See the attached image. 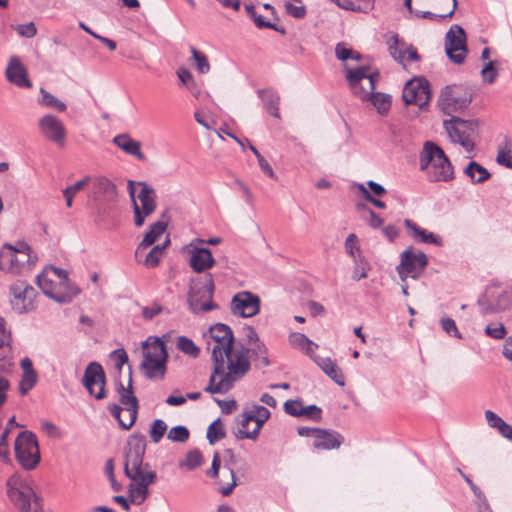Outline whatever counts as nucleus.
<instances>
[{"label":"nucleus","mask_w":512,"mask_h":512,"mask_svg":"<svg viewBox=\"0 0 512 512\" xmlns=\"http://www.w3.org/2000/svg\"><path fill=\"white\" fill-rule=\"evenodd\" d=\"M445 51L449 59L455 64H462L466 58L468 49L466 34L459 25H452L445 36Z\"/></svg>","instance_id":"nucleus-17"},{"label":"nucleus","mask_w":512,"mask_h":512,"mask_svg":"<svg viewBox=\"0 0 512 512\" xmlns=\"http://www.w3.org/2000/svg\"><path fill=\"white\" fill-rule=\"evenodd\" d=\"M289 342L294 348L304 350L310 357H313L314 349L318 347L306 335L298 332L290 333Z\"/></svg>","instance_id":"nucleus-33"},{"label":"nucleus","mask_w":512,"mask_h":512,"mask_svg":"<svg viewBox=\"0 0 512 512\" xmlns=\"http://www.w3.org/2000/svg\"><path fill=\"white\" fill-rule=\"evenodd\" d=\"M251 351L261 361L263 366L270 365V361L267 355V348L262 342L258 341V343L252 344Z\"/></svg>","instance_id":"nucleus-50"},{"label":"nucleus","mask_w":512,"mask_h":512,"mask_svg":"<svg viewBox=\"0 0 512 512\" xmlns=\"http://www.w3.org/2000/svg\"><path fill=\"white\" fill-rule=\"evenodd\" d=\"M405 226L410 231L411 236L415 238L417 241L423 243L434 244L436 246H442V239L436 234L429 232L421 227H419L412 220L406 219L404 221Z\"/></svg>","instance_id":"nucleus-30"},{"label":"nucleus","mask_w":512,"mask_h":512,"mask_svg":"<svg viewBox=\"0 0 512 512\" xmlns=\"http://www.w3.org/2000/svg\"><path fill=\"white\" fill-rule=\"evenodd\" d=\"M36 262L37 256L24 242H19L16 246L5 244L0 250V270L4 272L14 275L25 274Z\"/></svg>","instance_id":"nucleus-6"},{"label":"nucleus","mask_w":512,"mask_h":512,"mask_svg":"<svg viewBox=\"0 0 512 512\" xmlns=\"http://www.w3.org/2000/svg\"><path fill=\"white\" fill-rule=\"evenodd\" d=\"M191 243L189 265L199 275L191 278L188 293V304L195 314L209 312L218 307L213 302L215 290L211 273H205L215 264V259L208 248L193 246Z\"/></svg>","instance_id":"nucleus-2"},{"label":"nucleus","mask_w":512,"mask_h":512,"mask_svg":"<svg viewBox=\"0 0 512 512\" xmlns=\"http://www.w3.org/2000/svg\"><path fill=\"white\" fill-rule=\"evenodd\" d=\"M177 348L181 352H183L191 357H194V358H196L200 352L199 348L195 345V343L191 339L187 338L186 336L178 337Z\"/></svg>","instance_id":"nucleus-40"},{"label":"nucleus","mask_w":512,"mask_h":512,"mask_svg":"<svg viewBox=\"0 0 512 512\" xmlns=\"http://www.w3.org/2000/svg\"><path fill=\"white\" fill-rule=\"evenodd\" d=\"M90 177L87 176L76 183H74L71 186H68L66 189L63 190V194H71L72 196H75L79 191H81L89 182Z\"/></svg>","instance_id":"nucleus-60"},{"label":"nucleus","mask_w":512,"mask_h":512,"mask_svg":"<svg viewBox=\"0 0 512 512\" xmlns=\"http://www.w3.org/2000/svg\"><path fill=\"white\" fill-rule=\"evenodd\" d=\"M314 361L319 368L339 386L345 385V378L338 365L329 357H315Z\"/></svg>","instance_id":"nucleus-29"},{"label":"nucleus","mask_w":512,"mask_h":512,"mask_svg":"<svg viewBox=\"0 0 512 512\" xmlns=\"http://www.w3.org/2000/svg\"><path fill=\"white\" fill-rule=\"evenodd\" d=\"M209 333L213 340V343H209L213 371L204 391L211 394H225L250 370V349L236 342L233 331L225 324L213 325Z\"/></svg>","instance_id":"nucleus-1"},{"label":"nucleus","mask_w":512,"mask_h":512,"mask_svg":"<svg viewBox=\"0 0 512 512\" xmlns=\"http://www.w3.org/2000/svg\"><path fill=\"white\" fill-rule=\"evenodd\" d=\"M227 473H228V477L230 478L231 481L227 485H222L220 487L219 490L223 496H229L233 492L235 486L237 485L233 470L227 469Z\"/></svg>","instance_id":"nucleus-62"},{"label":"nucleus","mask_w":512,"mask_h":512,"mask_svg":"<svg viewBox=\"0 0 512 512\" xmlns=\"http://www.w3.org/2000/svg\"><path fill=\"white\" fill-rule=\"evenodd\" d=\"M37 285L49 298L58 303H69L75 298L80 290L68 278L67 271L48 267L37 276Z\"/></svg>","instance_id":"nucleus-3"},{"label":"nucleus","mask_w":512,"mask_h":512,"mask_svg":"<svg viewBox=\"0 0 512 512\" xmlns=\"http://www.w3.org/2000/svg\"><path fill=\"white\" fill-rule=\"evenodd\" d=\"M6 486L9 499L20 512H42L41 499L28 481L14 474L7 480Z\"/></svg>","instance_id":"nucleus-7"},{"label":"nucleus","mask_w":512,"mask_h":512,"mask_svg":"<svg viewBox=\"0 0 512 512\" xmlns=\"http://www.w3.org/2000/svg\"><path fill=\"white\" fill-rule=\"evenodd\" d=\"M16 31L20 36L32 38L36 35L37 29L33 22L27 24H20L16 26Z\"/></svg>","instance_id":"nucleus-58"},{"label":"nucleus","mask_w":512,"mask_h":512,"mask_svg":"<svg viewBox=\"0 0 512 512\" xmlns=\"http://www.w3.org/2000/svg\"><path fill=\"white\" fill-rule=\"evenodd\" d=\"M6 79L20 88H31L32 82L28 78V72L17 56L9 59L6 71Z\"/></svg>","instance_id":"nucleus-23"},{"label":"nucleus","mask_w":512,"mask_h":512,"mask_svg":"<svg viewBox=\"0 0 512 512\" xmlns=\"http://www.w3.org/2000/svg\"><path fill=\"white\" fill-rule=\"evenodd\" d=\"M192 58L196 64V69L201 74H206L210 71V64L207 56L198 51L195 47H191Z\"/></svg>","instance_id":"nucleus-44"},{"label":"nucleus","mask_w":512,"mask_h":512,"mask_svg":"<svg viewBox=\"0 0 512 512\" xmlns=\"http://www.w3.org/2000/svg\"><path fill=\"white\" fill-rule=\"evenodd\" d=\"M12 309L24 314L35 309L36 290L25 281L17 280L9 287Z\"/></svg>","instance_id":"nucleus-15"},{"label":"nucleus","mask_w":512,"mask_h":512,"mask_svg":"<svg viewBox=\"0 0 512 512\" xmlns=\"http://www.w3.org/2000/svg\"><path fill=\"white\" fill-rule=\"evenodd\" d=\"M315 432L316 435L313 440V447L316 449H338L343 442V437L335 431L318 429V431Z\"/></svg>","instance_id":"nucleus-27"},{"label":"nucleus","mask_w":512,"mask_h":512,"mask_svg":"<svg viewBox=\"0 0 512 512\" xmlns=\"http://www.w3.org/2000/svg\"><path fill=\"white\" fill-rule=\"evenodd\" d=\"M358 210H365L369 214L367 223L370 227L377 229L383 224V219L377 215L372 209L368 208L365 204H357Z\"/></svg>","instance_id":"nucleus-51"},{"label":"nucleus","mask_w":512,"mask_h":512,"mask_svg":"<svg viewBox=\"0 0 512 512\" xmlns=\"http://www.w3.org/2000/svg\"><path fill=\"white\" fill-rule=\"evenodd\" d=\"M420 170L426 172L430 182H449L454 178V168L443 149L426 141L419 154Z\"/></svg>","instance_id":"nucleus-4"},{"label":"nucleus","mask_w":512,"mask_h":512,"mask_svg":"<svg viewBox=\"0 0 512 512\" xmlns=\"http://www.w3.org/2000/svg\"><path fill=\"white\" fill-rule=\"evenodd\" d=\"M146 450V441L142 437H130L125 453L124 471L128 478L145 476V473L153 472L148 464H143Z\"/></svg>","instance_id":"nucleus-9"},{"label":"nucleus","mask_w":512,"mask_h":512,"mask_svg":"<svg viewBox=\"0 0 512 512\" xmlns=\"http://www.w3.org/2000/svg\"><path fill=\"white\" fill-rule=\"evenodd\" d=\"M258 95L264 103V107L272 116L279 118V95L272 89H260Z\"/></svg>","instance_id":"nucleus-32"},{"label":"nucleus","mask_w":512,"mask_h":512,"mask_svg":"<svg viewBox=\"0 0 512 512\" xmlns=\"http://www.w3.org/2000/svg\"><path fill=\"white\" fill-rule=\"evenodd\" d=\"M431 98L429 83L424 78H415L406 83L403 89V100L406 104H415L421 109Z\"/></svg>","instance_id":"nucleus-20"},{"label":"nucleus","mask_w":512,"mask_h":512,"mask_svg":"<svg viewBox=\"0 0 512 512\" xmlns=\"http://www.w3.org/2000/svg\"><path fill=\"white\" fill-rule=\"evenodd\" d=\"M132 483L129 485V496L131 501L141 504L148 495V486L155 482L156 473L148 472L145 476L138 478H130Z\"/></svg>","instance_id":"nucleus-25"},{"label":"nucleus","mask_w":512,"mask_h":512,"mask_svg":"<svg viewBox=\"0 0 512 512\" xmlns=\"http://www.w3.org/2000/svg\"><path fill=\"white\" fill-rule=\"evenodd\" d=\"M370 269L369 263L364 259V257H358L354 259V268L352 272V279L355 281H359L367 277L368 270Z\"/></svg>","instance_id":"nucleus-42"},{"label":"nucleus","mask_w":512,"mask_h":512,"mask_svg":"<svg viewBox=\"0 0 512 512\" xmlns=\"http://www.w3.org/2000/svg\"><path fill=\"white\" fill-rule=\"evenodd\" d=\"M139 186H141V190L137 195V200L135 199V191L133 188L134 182L129 181L128 190L130 196L133 200V209H134V223L137 227H140L144 224L145 218L150 216L156 208L155 201V192L154 189L148 186L144 182H139Z\"/></svg>","instance_id":"nucleus-12"},{"label":"nucleus","mask_w":512,"mask_h":512,"mask_svg":"<svg viewBox=\"0 0 512 512\" xmlns=\"http://www.w3.org/2000/svg\"><path fill=\"white\" fill-rule=\"evenodd\" d=\"M472 101V95L462 86H447L439 98L441 110L451 115L458 110L466 108Z\"/></svg>","instance_id":"nucleus-16"},{"label":"nucleus","mask_w":512,"mask_h":512,"mask_svg":"<svg viewBox=\"0 0 512 512\" xmlns=\"http://www.w3.org/2000/svg\"><path fill=\"white\" fill-rule=\"evenodd\" d=\"M167 431V424L162 419H156L153 421L149 435L154 443H159Z\"/></svg>","instance_id":"nucleus-45"},{"label":"nucleus","mask_w":512,"mask_h":512,"mask_svg":"<svg viewBox=\"0 0 512 512\" xmlns=\"http://www.w3.org/2000/svg\"><path fill=\"white\" fill-rule=\"evenodd\" d=\"M270 411L260 405H253L250 409L244 410V423L253 421V428L251 433H245V436L249 437V440L255 441L264 425V423L270 418Z\"/></svg>","instance_id":"nucleus-24"},{"label":"nucleus","mask_w":512,"mask_h":512,"mask_svg":"<svg viewBox=\"0 0 512 512\" xmlns=\"http://www.w3.org/2000/svg\"><path fill=\"white\" fill-rule=\"evenodd\" d=\"M390 55L398 62L403 63L405 60L404 43H400L396 35L392 36L389 41Z\"/></svg>","instance_id":"nucleus-43"},{"label":"nucleus","mask_w":512,"mask_h":512,"mask_svg":"<svg viewBox=\"0 0 512 512\" xmlns=\"http://www.w3.org/2000/svg\"><path fill=\"white\" fill-rule=\"evenodd\" d=\"M441 326L443 330L450 336H454L456 338H461V334L459 333L456 323L452 318L444 317L440 320Z\"/></svg>","instance_id":"nucleus-55"},{"label":"nucleus","mask_w":512,"mask_h":512,"mask_svg":"<svg viewBox=\"0 0 512 512\" xmlns=\"http://www.w3.org/2000/svg\"><path fill=\"white\" fill-rule=\"evenodd\" d=\"M189 435L187 427L178 425L169 430L167 438L173 442L184 443L189 439Z\"/></svg>","instance_id":"nucleus-46"},{"label":"nucleus","mask_w":512,"mask_h":512,"mask_svg":"<svg viewBox=\"0 0 512 512\" xmlns=\"http://www.w3.org/2000/svg\"><path fill=\"white\" fill-rule=\"evenodd\" d=\"M496 161L507 168H512V144L507 143L498 151Z\"/></svg>","instance_id":"nucleus-48"},{"label":"nucleus","mask_w":512,"mask_h":512,"mask_svg":"<svg viewBox=\"0 0 512 512\" xmlns=\"http://www.w3.org/2000/svg\"><path fill=\"white\" fill-rule=\"evenodd\" d=\"M335 3L345 9L351 11H358L361 9V2H369L370 0H334Z\"/></svg>","instance_id":"nucleus-59"},{"label":"nucleus","mask_w":512,"mask_h":512,"mask_svg":"<svg viewBox=\"0 0 512 512\" xmlns=\"http://www.w3.org/2000/svg\"><path fill=\"white\" fill-rule=\"evenodd\" d=\"M114 144L125 153L144 160L145 155L141 151V143L132 139L128 134H119L113 138Z\"/></svg>","instance_id":"nucleus-28"},{"label":"nucleus","mask_w":512,"mask_h":512,"mask_svg":"<svg viewBox=\"0 0 512 512\" xmlns=\"http://www.w3.org/2000/svg\"><path fill=\"white\" fill-rule=\"evenodd\" d=\"M464 172L473 183H483L491 176L486 168L475 161H471Z\"/></svg>","instance_id":"nucleus-34"},{"label":"nucleus","mask_w":512,"mask_h":512,"mask_svg":"<svg viewBox=\"0 0 512 512\" xmlns=\"http://www.w3.org/2000/svg\"><path fill=\"white\" fill-rule=\"evenodd\" d=\"M170 240L167 239L162 245H156L154 246L145 256V259L143 261V264L148 268L156 267L159 263L161 258L164 255V250L169 245Z\"/></svg>","instance_id":"nucleus-35"},{"label":"nucleus","mask_w":512,"mask_h":512,"mask_svg":"<svg viewBox=\"0 0 512 512\" xmlns=\"http://www.w3.org/2000/svg\"><path fill=\"white\" fill-rule=\"evenodd\" d=\"M41 98L39 103L43 106L54 108L59 112H64L67 109V106L60 99L46 91L44 88L40 89Z\"/></svg>","instance_id":"nucleus-36"},{"label":"nucleus","mask_w":512,"mask_h":512,"mask_svg":"<svg viewBox=\"0 0 512 512\" xmlns=\"http://www.w3.org/2000/svg\"><path fill=\"white\" fill-rule=\"evenodd\" d=\"M303 404L300 400H287L284 403V411L295 417H301Z\"/></svg>","instance_id":"nucleus-54"},{"label":"nucleus","mask_w":512,"mask_h":512,"mask_svg":"<svg viewBox=\"0 0 512 512\" xmlns=\"http://www.w3.org/2000/svg\"><path fill=\"white\" fill-rule=\"evenodd\" d=\"M481 73L484 80L488 81L489 83L494 82L497 76V71L494 68V62L489 61L482 69Z\"/></svg>","instance_id":"nucleus-63"},{"label":"nucleus","mask_w":512,"mask_h":512,"mask_svg":"<svg viewBox=\"0 0 512 512\" xmlns=\"http://www.w3.org/2000/svg\"><path fill=\"white\" fill-rule=\"evenodd\" d=\"M253 424V421H248L244 423V412L239 416L237 428L233 431L234 436L238 440L249 439L248 436H245V433H251L252 428L250 425Z\"/></svg>","instance_id":"nucleus-49"},{"label":"nucleus","mask_w":512,"mask_h":512,"mask_svg":"<svg viewBox=\"0 0 512 512\" xmlns=\"http://www.w3.org/2000/svg\"><path fill=\"white\" fill-rule=\"evenodd\" d=\"M14 449L16 458L24 469L32 470L39 464V446L31 431H23L17 436Z\"/></svg>","instance_id":"nucleus-11"},{"label":"nucleus","mask_w":512,"mask_h":512,"mask_svg":"<svg viewBox=\"0 0 512 512\" xmlns=\"http://www.w3.org/2000/svg\"><path fill=\"white\" fill-rule=\"evenodd\" d=\"M105 383L106 377L102 366L97 362L89 363L82 379V384L89 394L98 400L104 399L106 397Z\"/></svg>","instance_id":"nucleus-18"},{"label":"nucleus","mask_w":512,"mask_h":512,"mask_svg":"<svg viewBox=\"0 0 512 512\" xmlns=\"http://www.w3.org/2000/svg\"><path fill=\"white\" fill-rule=\"evenodd\" d=\"M301 417H307L311 419H320L321 409L316 405L303 406Z\"/></svg>","instance_id":"nucleus-64"},{"label":"nucleus","mask_w":512,"mask_h":512,"mask_svg":"<svg viewBox=\"0 0 512 512\" xmlns=\"http://www.w3.org/2000/svg\"><path fill=\"white\" fill-rule=\"evenodd\" d=\"M41 135L58 146H63L66 139V128L63 122L53 114H45L38 121Z\"/></svg>","instance_id":"nucleus-21"},{"label":"nucleus","mask_w":512,"mask_h":512,"mask_svg":"<svg viewBox=\"0 0 512 512\" xmlns=\"http://www.w3.org/2000/svg\"><path fill=\"white\" fill-rule=\"evenodd\" d=\"M427 263V256L422 251L414 252L412 249L403 251L401 253V263L397 267L401 280L405 281L407 276L416 278L424 270Z\"/></svg>","instance_id":"nucleus-19"},{"label":"nucleus","mask_w":512,"mask_h":512,"mask_svg":"<svg viewBox=\"0 0 512 512\" xmlns=\"http://www.w3.org/2000/svg\"><path fill=\"white\" fill-rule=\"evenodd\" d=\"M485 332L488 336L498 340L503 339L506 335V329L501 323L487 325Z\"/></svg>","instance_id":"nucleus-53"},{"label":"nucleus","mask_w":512,"mask_h":512,"mask_svg":"<svg viewBox=\"0 0 512 512\" xmlns=\"http://www.w3.org/2000/svg\"><path fill=\"white\" fill-rule=\"evenodd\" d=\"M356 186H357L358 190L361 192L363 198L366 201L372 203L375 207H377L379 209H385L386 208V204L382 200H379V199L375 198L369 192V190L367 189V187L364 184H357Z\"/></svg>","instance_id":"nucleus-52"},{"label":"nucleus","mask_w":512,"mask_h":512,"mask_svg":"<svg viewBox=\"0 0 512 512\" xmlns=\"http://www.w3.org/2000/svg\"><path fill=\"white\" fill-rule=\"evenodd\" d=\"M478 304L483 314L498 312L509 308L511 305V296L502 284H492L488 286L479 298Z\"/></svg>","instance_id":"nucleus-14"},{"label":"nucleus","mask_w":512,"mask_h":512,"mask_svg":"<svg viewBox=\"0 0 512 512\" xmlns=\"http://www.w3.org/2000/svg\"><path fill=\"white\" fill-rule=\"evenodd\" d=\"M203 464L202 453L198 449L189 451L185 458L179 462V466L187 470H194Z\"/></svg>","instance_id":"nucleus-37"},{"label":"nucleus","mask_w":512,"mask_h":512,"mask_svg":"<svg viewBox=\"0 0 512 512\" xmlns=\"http://www.w3.org/2000/svg\"><path fill=\"white\" fill-rule=\"evenodd\" d=\"M231 311L237 316L252 317L260 311V298L249 291H241L233 296Z\"/></svg>","instance_id":"nucleus-22"},{"label":"nucleus","mask_w":512,"mask_h":512,"mask_svg":"<svg viewBox=\"0 0 512 512\" xmlns=\"http://www.w3.org/2000/svg\"><path fill=\"white\" fill-rule=\"evenodd\" d=\"M444 126L453 142L459 143L467 152L473 150V135L478 127L477 122L452 117L450 120L444 121Z\"/></svg>","instance_id":"nucleus-13"},{"label":"nucleus","mask_w":512,"mask_h":512,"mask_svg":"<svg viewBox=\"0 0 512 512\" xmlns=\"http://www.w3.org/2000/svg\"><path fill=\"white\" fill-rule=\"evenodd\" d=\"M143 359L140 370L149 380H162L167 371L168 353L164 342L157 336H149L141 343Z\"/></svg>","instance_id":"nucleus-5"},{"label":"nucleus","mask_w":512,"mask_h":512,"mask_svg":"<svg viewBox=\"0 0 512 512\" xmlns=\"http://www.w3.org/2000/svg\"><path fill=\"white\" fill-rule=\"evenodd\" d=\"M163 311V307L157 303H153L150 306L142 307V317L145 320H152Z\"/></svg>","instance_id":"nucleus-56"},{"label":"nucleus","mask_w":512,"mask_h":512,"mask_svg":"<svg viewBox=\"0 0 512 512\" xmlns=\"http://www.w3.org/2000/svg\"><path fill=\"white\" fill-rule=\"evenodd\" d=\"M335 55L339 60H341L343 62H346L349 59H352L355 61H359L361 59V55L359 52L354 51L353 49L347 47L346 44L343 42L338 43L336 45Z\"/></svg>","instance_id":"nucleus-39"},{"label":"nucleus","mask_w":512,"mask_h":512,"mask_svg":"<svg viewBox=\"0 0 512 512\" xmlns=\"http://www.w3.org/2000/svg\"><path fill=\"white\" fill-rule=\"evenodd\" d=\"M373 106L380 114H385L391 107V97L383 93H372L370 99Z\"/></svg>","instance_id":"nucleus-38"},{"label":"nucleus","mask_w":512,"mask_h":512,"mask_svg":"<svg viewBox=\"0 0 512 512\" xmlns=\"http://www.w3.org/2000/svg\"><path fill=\"white\" fill-rule=\"evenodd\" d=\"M235 185L241 191L242 196L245 199L246 203L248 205H253L254 195H253L252 191L250 190V188L239 179L235 180Z\"/></svg>","instance_id":"nucleus-61"},{"label":"nucleus","mask_w":512,"mask_h":512,"mask_svg":"<svg viewBox=\"0 0 512 512\" xmlns=\"http://www.w3.org/2000/svg\"><path fill=\"white\" fill-rule=\"evenodd\" d=\"M346 79L355 96L362 101H368L374 92L375 83L379 79V73H368V67L349 68L344 64Z\"/></svg>","instance_id":"nucleus-10"},{"label":"nucleus","mask_w":512,"mask_h":512,"mask_svg":"<svg viewBox=\"0 0 512 512\" xmlns=\"http://www.w3.org/2000/svg\"><path fill=\"white\" fill-rule=\"evenodd\" d=\"M111 358L114 360L118 371H121L123 365L128 362V355L123 348L114 350L111 353Z\"/></svg>","instance_id":"nucleus-57"},{"label":"nucleus","mask_w":512,"mask_h":512,"mask_svg":"<svg viewBox=\"0 0 512 512\" xmlns=\"http://www.w3.org/2000/svg\"><path fill=\"white\" fill-rule=\"evenodd\" d=\"M22 369V376L19 383V393L26 395L38 382V373L33 367V362L30 358L24 357L20 362Z\"/></svg>","instance_id":"nucleus-26"},{"label":"nucleus","mask_w":512,"mask_h":512,"mask_svg":"<svg viewBox=\"0 0 512 512\" xmlns=\"http://www.w3.org/2000/svg\"><path fill=\"white\" fill-rule=\"evenodd\" d=\"M119 401L123 407L117 404L108 406L111 415L118 421L120 427L125 430L130 429L137 419L138 400L133 393L132 379L129 378L128 387L125 388L122 383L117 385Z\"/></svg>","instance_id":"nucleus-8"},{"label":"nucleus","mask_w":512,"mask_h":512,"mask_svg":"<svg viewBox=\"0 0 512 512\" xmlns=\"http://www.w3.org/2000/svg\"><path fill=\"white\" fill-rule=\"evenodd\" d=\"M93 198L95 200L105 197L114 198L117 194L116 185L104 176H98L93 180Z\"/></svg>","instance_id":"nucleus-31"},{"label":"nucleus","mask_w":512,"mask_h":512,"mask_svg":"<svg viewBox=\"0 0 512 512\" xmlns=\"http://www.w3.org/2000/svg\"><path fill=\"white\" fill-rule=\"evenodd\" d=\"M345 250L346 253L353 259L361 257V248L358 244V238L354 233H351L347 236L345 240Z\"/></svg>","instance_id":"nucleus-47"},{"label":"nucleus","mask_w":512,"mask_h":512,"mask_svg":"<svg viewBox=\"0 0 512 512\" xmlns=\"http://www.w3.org/2000/svg\"><path fill=\"white\" fill-rule=\"evenodd\" d=\"M225 437V431L220 419L215 420L207 429V439L210 444H215L217 441Z\"/></svg>","instance_id":"nucleus-41"}]
</instances>
